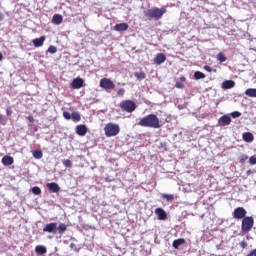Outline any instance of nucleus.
I'll return each instance as SVG.
<instances>
[{"label":"nucleus","mask_w":256,"mask_h":256,"mask_svg":"<svg viewBox=\"0 0 256 256\" xmlns=\"http://www.w3.org/2000/svg\"><path fill=\"white\" fill-rule=\"evenodd\" d=\"M47 187L50 193H59V191H61V187L55 182L48 183Z\"/></svg>","instance_id":"14"},{"label":"nucleus","mask_w":256,"mask_h":256,"mask_svg":"<svg viewBox=\"0 0 256 256\" xmlns=\"http://www.w3.org/2000/svg\"><path fill=\"white\" fill-rule=\"evenodd\" d=\"M239 246L241 247V249H247L249 244L247 243V241L243 240L239 243Z\"/></svg>","instance_id":"35"},{"label":"nucleus","mask_w":256,"mask_h":256,"mask_svg":"<svg viewBox=\"0 0 256 256\" xmlns=\"http://www.w3.org/2000/svg\"><path fill=\"white\" fill-rule=\"evenodd\" d=\"M246 239H247V241H249V239H253V237L247 235V236H246Z\"/></svg>","instance_id":"49"},{"label":"nucleus","mask_w":256,"mask_h":256,"mask_svg":"<svg viewBox=\"0 0 256 256\" xmlns=\"http://www.w3.org/2000/svg\"><path fill=\"white\" fill-rule=\"evenodd\" d=\"M162 197L168 202H171L175 199V196H173V194H162Z\"/></svg>","instance_id":"29"},{"label":"nucleus","mask_w":256,"mask_h":256,"mask_svg":"<svg viewBox=\"0 0 256 256\" xmlns=\"http://www.w3.org/2000/svg\"><path fill=\"white\" fill-rule=\"evenodd\" d=\"M1 162L5 167H9V165H13V163H15V160L13 157L6 155L2 158Z\"/></svg>","instance_id":"16"},{"label":"nucleus","mask_w":256,"mask_h":256,"mask_svg":"<svg viewBox=\"0 0 256 256\" xmlns=\"http://www.w3.org/2000/svg\"><path fill=\"white\" fill-rule=\"evenodd\" d=\"M254 225H255V219H253L252 216H246L242 220L241 231L243 233H249V231H251V229H253Z\"/></svg>","instance_id":"6"},{"label":"nucleus","mask_w":256,"mask_h":256,"mask_svg":"<svg viewBox=\"0 0 256 256\" xmlns=\"http://www.w3.org/2000/svg\"><path fill=\"white\" fill-rule=\"evenodd\" d=\"M119 107L125 113H133L137 109V104L133 100H123L120 102Z\"/></svg>","instance_id":"5"},{"label":"nucleus","mask_w":256,"mask_h":256,"mask_svg":"<svg viewBox=\"0 0 256 256\" xmlns=\"http://www.w3.org/2000/svg\"><path fill=\"white\" fill-rule=\"evenodd\" d=\"M222 89H233L235 87V81L233 80H225L221 84Z\"/></svg>","instance_id":"17"},{"label":"nucleus","mask_w":256,"mask_h":256,"mask_svg":"<svg viewBox=\"0 0 256 256\" xmlns=\"http://www.w3.org/2000/svg\"><path fill=\"white\" fill-rule=\"evenodd\" d=\"M230 115H231V117H232L233 119H237V118H239V117L241 116V112H239V111H234V112H232Z\"/></svg>","instance_id":"33"},{"label":"nucleus","mask_w":256,"mask_h":256,"mask_svg":"<svg viewBox=\"0 0 256 256\" xmlns=\"http://www.w3.org/2000/svg\"><path fill=\"white\" fill-rule=\"evenodd\" d=\"M121 128H119L118 124L108 123L104 127V132L106 137H116L119 135Z\"/></svg>","instance_id":"4"},{"label":"nucleus","mask_w":256,"mask_h":256,"mask_svg":"<svg viewBox=\"0 0 256 256\" xmlns=\"http://www.w3.org/2000/svg\"><path fill=\"white\" fill-rule=\"evenodd\" d=\"M0 61H3V53L0 52Z\"/></svg>","instance_id":"48"},{"label":"nucleus","mask_w":256,"mask_h":256,"mask_svg":"<svg viewBox=\"0 0 256 256\" xmlns=\"http://www.w3.org/2000/svg\"><path fill=\"white\" fill-rule=\"evenodd\" d=\"M180 81H182V82L186 81L185 76H182V77L180 78Z\"/></svg>","instance_id":"47"},{"label":"nucleus","mask_w":256,"mask_h":256,"mask_svg":"<svg viewBox=\"0 0 256 256\" xmlns=\"http://www.w3.org/2000/svg\"><path fill=\"white\" fill-rule=\"evenodd\" d=\"M71 119L74 121V123H79V121H81V114L74 111L71 113Z\"/></svg>","instance_id":"24"},{"label":"nucleus","mask_w":256,"mask_h":256,"mask_svg":"<svg viewBox=\"0 0 256 256\" xmlns=\"http://www.w3.org/2000/svg\"><path fill=\"white\" fill-rule=\"evenodd\" d=\"M0 125H7V118L3 114H0Z\"/></svg>","instance_id":"34"},{"label":"nucleus","mask_w":256,"mask_h":256,"mask_svg":"<svg viewBox=\"0 0 256 256\" xmlns=\"http://www.w3.org/2000/svg\"><path fill=\"white\" fill-rule=\"evenodd\" d=\"M34 159H43V152L41 150H35L33 152Z\"/></svg>","instance_id":"26"},{"label":"nucleus","mask_w":256,"mask_h":256,"mask_svg":"<svg viewBox=\"0 0 256 256\" xmlns=\"http://www.w3.org/2000/svg\"><path fill=\"white\" fill-rule=\"evenodd\" d=\"M247 159H249V156H247V154H242L239 156L238 161H239V163H245V161H247Z\"/></svg>","instance_id":"31"},{"label":"nucleus","mask_w":256,"mask_h":256,"mask_svg":"<svg viewBox=\"0 0 256 256\" xmlns=\"http://www.w3.org/2000/svg\"><path fill=\"white\" fill-rule=\"evenodd\" d=\"M127 29H129V24L127 23H120V24H116L114 26V31H127Z\"/></svg>","instance_id":"18"},{"label":"nucleus","mask_w":256,"mask_h":256,"mask_svg":"<svg viewBox=\"0 0 256 256\" xmlns=\"http://www.w3.org/2000/svg\"><path fill=\"white\" fill-rule=\"evenodd\" d=\"M247 256H256V249L252 250Z\"/></svg>","instance_id":"45"},{"label":"nucleus","mask_w":256,"mask_h":256,"mask_svg":"<svg viewBox=\"0 0 256 256\" xmlns=\"http://www.w3.org/2000/svg\"><path fill=\"white\" fill-rule=\"evenodd\" d=\"M85 83V80L82 78H74L72 83L70 84L71 89H81Z\"/></svg>","instance_id":"10"},{"label":"nucleus","mask_w":256,"mask_h":256,"mask_svg":"<svg viewBox=\"0 0 256 256\" xmlns=\"http://www.w3.org/2000/svg\"><path fill=\"white\" fill-rule=\"evenodd\" d=\"M242 139L243 141H245L246 143H253L255 137L253 136V133L251 132H245L242 134Z\"/></svg>","instance_id":"15"},{"label":"nucleus","mask_w":256,"mask_h":256,"mask_svg":"<svg viewBox=\"0 0 256 256\" xmlns=\"http://www.w3.org/2000/svg\"><path fill=\"white\" fill-rule=\"evenodd\" d=\"M250 165H256V156H251L249 158Z\"/></svg>","instance_id":"39"},{"label":"nucleus","mask_w":256,"mask_h":256,"mask_svg":"<svg viewBox=\"0 0 256 256\" xmlns=\"http://www.w3.org/2000/svg\"><path fill=\"white\" fill-rule=\"evenodd\" d=\"M177 89H184L185 88V84H183L182 82H176Z\"/></svg>","instance_id":"41"},{"label":"nucleus","mask_w":256,"mask_h":256,"mask_svg":"<svg viewBox=\"0 0 256 256\" xmlns=\"http://www.w3.org/2000/svg\"><path fill=\"white\" fill-rule=\"evenodd\" d=\"M63 165H64V167L70 168L73 166V163L71 162V160H64Z\"/></svg>","instance_id":"36"},{"label":"nucleus","mask_w":256,"mask_h":256,"mask_svg":"<svg viewBox=\"0 0 256 256\" xmlns=\"http://www.w3.org/2000/svg\"><path fill=\"white\" fill-rule=\"evenodd\" d=\"M27 120H28L30 123H35V118H33V116H28V117H27Z\"/></svg>","instance_id":"44"},{"label":"nucleus","mask_w":256,"mask_h":256,"mask_svg":"<svg viewBox=\"0 0 256 256\" xmlns=\"http://www.w3.org/2000/svg\"><path fill=\"white\" fill-rule=\"evenodd\" d=\"M246 97H254L256 99V88H248L245 90Z\"/></svg>","instance_id":"23"},{"label":"nucleus","mask_w":256,"mask_h":256,"mask_svg":"<svg viewBox=\"0 0 256 256\" xmlns=\"http://www.w3.org/2000/svg\"><path fill=\"white\" fill-rule=\"evenodd\" d=\"M63 117L64 119H66L67 121H70L71 119V114L68 111H64L63 112Z\"/></svg>","instance_id":"37"},{"label":"nucleus","mask_w":256,"mask_h":256,"mask_svg":"<svg viewBox=\"0 0 256 256\" xmlns=\"http://www.w3.org/2000/svg\"><path fill=\"white\" fill-rule=\"evenodd\" d=\"M203 69H204V71H207L208 73H211V71H213V68H211V66H209V65H205L203 67Z\"/></svg>","instance_id":"43"},{"label":"nucleus","mask_w":256,"mask_h":256,"mask_svg":"<svg viewBox=\"0 0 256 256\" xmlns=\"http://www.w3.org/2000/svg\"><path fill=\"white\" fill-rule=\"evenodd\" d=\"M65 231H67V224L65 223H60L57 226V223L51 222L49 224H46L43 228L44 233H52L53 235H55L56 233H58L59 235H63Z\"/></svg>","instance_id":"2"},{"label":"nucleus","mask_w":256,"mask_h":256,"mask_svg":"<svg viewBox=\"0 0 256 256\" xmlns=\"http://www.w3.org/2000/svg\"><path fill=\"white\" fill-rule=\"evenodd\" d=\"M32 43L34 47H43V43H45V36L32 40Z\"/></svg>","instance_id":"19"},{"label":"nucleus","mask_w":256,"mask_h":256,"mask_svg":"<svg viewBox=\"0 0 256 256\" xmlns=\"http://www.w3.org/2000/svg\"><path fill=\"white\" fill-rule=\"evenodd\" d=\"M5 19V14H3L2 12H0V22L3 21Z\"/></svg>","instance_id":"46"},{"label":"nucleus","mask_w":256,"mask_h":256,"mask_svg":"<svg viewBox=\"0 0 256 256\" xmlns=\"http://www.w3.org/2000/svg\"><path fill=\"white\" fill-rule=\"evenodd\" d=\"M233 219H237L240 221L241 219L244 220L245 217H247V210H245L243 207H237L234 209L232 213Z\"/></svg>","instance_id":"7"},{"label":"nucleus","mask_w":256,"mask_h":256,"mask_svg":"<svg viewBox=\"0 0 256 256\" xmlns=\"http://www.w3.org/2000/svg\"><path fill=\"white\" fill-rule=\"evenodd\" d=\"M48 53H51L52 55L53 54H55V53H57V47H55V46H49V48H48Z\"/></svg>","instance_id":"32"},{"label":"nucleus","mask_w":256,"mask_h":256,"mask_svg":"<svg viewBox=\"0 0 256 256\" xmlns=\"http://www.w3.org/2000/svg\"><path fill=\"white\" fill-rule=\"evenodd\" d=\"M52 23L54 25H61L63 23V16L60 14H55L52 18Z\"/></svg>","instance_id":"21"},{"label":"nucleus","mask_w":256,"mask_h":256,"mask_svg":"<svg viewBox=\"0 0 256 256\" xmlns=\"http://www.w3.org/2000/svg\"><path fill=\"white\" fill-rule=\"evenodd\" d=\"M155 214L159 221H165L167 219V212H165L163 208H156Z\"/></svg>","instance_id":"13"},{"label":"nucleus","mask_w":256,"mask_h":256,"mask_svg":"<svg viewBox=\"0 0 256 256\" xmlns=\"http://www.w3.org/2000/svg\"><path fill=\"white\" fill-rule=\"evenodd\" d=\"M194 79H197V80L205 79V74L203 72H201V71H196L194 73Z\"/></svg>","instance_id":"27"},{"label":"nucleus","mask_w":256,"mask_h":256,"mask_svg":"<svg viewBox=\"0 0 256 256\" xmlns=\"http://www.w3.org/2000/svg\"><path fill=\"white\" fill-rule=\"evenodd\" d=\"M145 17L149 19V21L155 19L156 21H159L163 15H165V8H152L148 9L144 12Z\"/></svg>","instance_id":"3"},{"label":"nucleus","mask_w":256,"mask_h":256,"mask_svg":"<svg viewBox=\"0 0 256 256\" xmlns=\"http://www.w3.org/2000/svg\"><path fill=\"white\" fill-rule=\"evenodd\" d=\"M35 251L38 255H45V253H47V247L38 245L35 247Z\"/></svg>","instance_id":"22"},{"label":"nucleus","mask_w":256,"mask_h":256,"mask_svg":"<svg viewBox=\"0 0 256 256\" xmlns=\"http://www.w3.org/2000/svg\"><path fill=\"white\" fill-rule=\"evenodd\" d=\"M138 125L140 127H150L151 129H159L161 124H159V118L155 114H149L142 118Z\"/></svg>","instance_id":"1"},{"label":"nucleus","mask_w":256,"mask_h":256,"mask_svg":"<svg viewBox=\"0 0 256 256\" xmlns=\"http://www.w3.org/2000/svg\"><path fill=\"white\" fill-rule=\"evenodd\" d=\"M99 85L102 89H106V90L115 89V83H113V81L111 79H108V78H102L100 80Z\"/></svg>","instance_id":"8"},{"label":"nucleus","mask_w":256,"mask_h":256,"mask_svg":"<svg viewBox=\"0 0 256 256\" xmlns=\"http://www.w3.org/2000/svg\"><path fill=\"white\" fill-rule=\"evenodd\" d=\"M165 61H167V56H165V54H163V53L156 54V56L154 58L155 65H163V63H165Z\"/></svg>","instance_id":"12"},{"label":"nucleus","mask_w":256,"mask_h":256,"mask_svg":"<svg viewBox=\"0 0 256 256\" xmlns=\"http://www.w3.org/2000/svg\"><path fill=\"white\" fill-rule=\"evenodd\" d=\"M70 249H72V251L79 252V249L77 248V245L75 243L70 244Z\"/></svg>","instance_id":"42"},{"label":"nucleus","mask_w":256,"mask_h":256,"mask_svg":"<svg viewBox=\"0 0 256 256\" xmlns=\"http://www.w3.org/2000/svg\"><path fill=\"white\" fill-rule=\"evenodd\" d=\"M227 125H231V116L223 115L218 120V127H227Z\"/></svg>","instance_id":"9"},{"label":"nucleus","mask_w":256,"mask_h":256,"mask_svg":"<svg viewBox=\"0 0 256 256\" xmlns=\"http://www.w3.org/2000/svg\"><path fill=\"white\" fill-rule=\"evenodd\" d=\"M181 245H185V239L184 238H178V239L174 240L173 243H172V247L174 249H179V247H181Z\"/></svg>","instance_id":"20"},{"label":"nucleus","mask_w":256,"mask_h":256,"mask_svg":"<svg viewBox=\"0 0 256 256\" xmlns=\"http://www.w3.org/2000/svg\"><path fill=\"white\" fill-rule=\"evenodd\" d=\"M6 115L8 117H11V115H13V109L11 107H7L6 109Z\"/></svg>","instance_id":"38"},{"label":"nucleus","mask_w":256,"mask_h":256,"mask_svg":"<svg viewBox=\"0 0 256 256\" xmlns=\"http://www.w3.org/2000/svg\"><path fill=\"white\" fill-rule=\"evenodd\" d=\"M87 126L85 124H79L75 128V132L79 135V137H85L87 135Z\"/></svg>","instance_id":"11"},{"label":"nucleus","mask_w":256,"mask_h":256,"mask_svg":"<svg viewBox=\"0 0 256 256\" xmlns=\"http://www.w3.org/2000/svg\"><path fill=\"white\" fill-rule=\"evenodd\" d=\"M31 192L33 193V195H41V188H39L38 186H34L31 189Z\"/></svg>","instance_id":"30"},{"label":"nucleus","mask_w":256,"mask_h":256,"mask_svg":"<svg viewBox=\"0 0 256 256\" xmlns=\"http://www.w3.org/2000/svg\"><path fill=\"white\" fill-rule=\"evenodd\" d=\"M117 95H119V97H123L125 95V89L124 88H120L117 92Z\"/></svg>","instance_id":"40"},{"label":"nucleus","mask_w":256,"mask_h":256,"mask_svg":"<svg viewBox=\"0 0 256 256\" xmlns=\"http://www.w3.org/2000/svg\"><path fill=\"white\" fill-rule=\"evenodd\" d=\"M216 59L220 63H225V61H227V58H226L225 54H223V52L218 53L216 56Z\"/></svg>","instance_id":"25"},{"label":"nucleus","mask_w":256,"mask_h":256,"mask_svg":"<svg viewBox=\"0 0 256 256\" xmlns=\"http://www.w3.org/2000/svg\"><path fill=\"white\" fill-rule=\"evenodd\" d=\"M134 76L136 77V79H138V81H143V79H145V73L144 72H136L134 74Z\"/></svg>","instance_id":"28"}]
</instances>
